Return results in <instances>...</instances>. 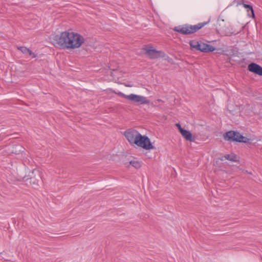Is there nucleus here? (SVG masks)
I'll return each mask as SVG.
<instances>
[{
  "label": "nucleus",
  "mask_w": 262,
  "mask_h": 262,
  "mask_svg": "<svg viewBox=\"0 0 262 262\" xmlns=\"http://www.w3.org/2000/svg\"><path fill=\"white\" fill-rule=\"evenodd\" d=\"M248 70L259 76H262V67L255 63H251L248 65Z\"/></svg>",
  "instance_id": "obj_10"
},
{
  "label": "nucleus",
  "mask_w": 262,
  "mask_h": 262,
  "mask_svg": "<svg viewBox=\"0 0 262 262\" xmlns=\"http://www.w3.org/2000/svg\"><path fill=\"white\" fill-rule=\"evenodd\" d=\"M191 50L199 51L203 53H209L216 50L212 46L196 40H190L189 42Z\"/></svg>",
  "instance_id": "obj_3"
},
{
  "label": "nucleus",
  "mask_w": 262,
  "mask_h": 262,
  "mask_svg": "<svg viewBox=\"0 0 262 262\" xmlns=\"http://www.w3.org/2000/svg\"><path fill=\"white\" fill-rule=\"evenodd\" d=\"M129 164L136 169H138L141 166V162L139 161L130 160Z\"/></svg>",
  "instance_id": "obj_15"
},
{
  "label": "nucleus",
  "mask_w": 262,
  "mask_h": 262,
  "mask_svg": "<svg viewBox=\"0 0 262 262\" xmlns=\"http://www.w3.org/2000/svg\"><path fill=\"white\" fill-rule=\"evenodd\" d=\"M8 150L12 154H19L24 151V147L19 144H13L8 146Z\"/></svg>",
  "instance_id": "obj_11"
},
{
  "label": "nucleus",
  "mask_w": 262,
  "mask_h": 262,
  "mask_svg": "<svg viewBox=\"0 0 262 262\" xmlns=\"http://www.w3.org/2000/svg\"><path fill=\"white\" fill-rule=\"evenodd\" d=\"M246 140H247V143H249L251 141H253L254 140V138H249V137H247Z\"/></svg>",
  "instance_id": "obj_21"
},
{
  "label": "nucleus",
  "mask_w": 262,
  "mask_h": 262,
  "mask_svg": "<svg viewBox=\"0 0 262 262\" xmlns=\"http://www.w3.org/2000/svg\"><path fill=\"white\" fill-rule=\"evenodd\" d=\"M17 48L24 54H27L29 49L26 47H17Z\"/></svg>",
  "instance_id": "obj_17"
},
{
  "label": "nucleus",
  "mask_w": 262,
  "mask_h": 262,
  "mask_svg": "<svg viewBox=\"0 0 262 262\" xmlns=\"http://www.w3.org/2000/svg\"><path fill=\"white\" fill-rule=\"evenodd\" d=\"M176 126L177 127L180 133L182 132V130L184 129V128L181 127V125L180 123H176Z\"/></svg>",
  "instance_id": "obj_18"
},
{
  "label": "nucleus",
  "mask_w": 262,
  "mask_h": 262,
  "mask_svg": "<svg viewBox=\"0 0 262 262\" xmlns=\"http://www.w3.org/2000/svg\"><path fill=\"white\" fill-rule=\"evenodd\" d=\"M242 4L243 5V6L244 7V8H246V2H245V0H241L240 1V2L238 3V4Z\"/></svg>",
  "instance_id": "obj_20"
},
{
  "label": "nucleus",
  "mask_w": 262,
  "mask_h": 262,
  "mask_svg": "<svg viewBox=\"0 0 262 262\" xmlns=\"http://www.w3.org/2000/svg\"><path fill=\"white\" fill-rule=\"evenodd\" d=\"M2 252H0V254H2Z\"/></svg>",
  "instance_id": "obj_23"
},
{
  "label": "nucleus",
  "mask_w": 262,
  "mask_h": 262,
  "mask_svg": "<svg viewBox=\"0 0 262 262\" xmlns=\"http://www.w3.org/2000/svg\"><path fill=\"white\" fill-rule=\"evenodd\" d=\"M118 95L123 98L128 99L137 104H144L149 103V100L147 99L145 97L138 95L134 94H131L127 95L121 92H119Z\"/></svg>",
  "instance_id": "obj_7"
},
{
  "label": "nucleus",
  "mask_w": 262,
  "mask_h": 262,
  "mask_svg": "<svg viewBox=\"0 0 262 262\" xmlns=\"http://www.w3.org/2000/svg\"><path fill=\"white\" fill-rule=\"evenodd\" d=\"M234 57H235V56H233V57H230V60H234V61H236V60H235V59H232V58H234Z\"/></svg>",
  "instance_id": "obj_22"
},
{
  "label": "nucleus",
  "mask_w": 262,
  "mask_h": 262,
  "mask_svg": "<svg viewBox=\"0 0 262 262\" xmlns=\"http://www.w3.org/2000/svg\"><path fill=\"white\" fill-rule=\"evenodd\" d=\"M143 50L145 51V54L150 59H155L160 57L163 58L166 54L162 51H158L155 49L148 48L147 46H144Z\"/></svg>",
  "instance_id": "obj_8"
},
{
  "label": "nucleus",
  "mask_w": 262,
  "mask_h": 262,
  "mask_svg": "<svg viewBox=\"0 0 262 262\" xmlns=\"http://www.w3.org/2000/svg\"><path fill=\"white\" fill-rule=\"evenodd\" d=\"M134 144L145 150L154 149L155 147L152 145L150 139L146 136L142 135L141 134L138 136L136 140H135Z\"/></svg>",
  "instance_id": "obj_6"
},
{
  "label": "nucleus",
  "mask_w": 262,
  "mask_h": 262,
  "mask_svg": "<svg viewBox=\"0 0 262 262\" xmlns=\"http://www.w3.org/2000/svg\"><path fill=\"white\" fill-rule=\"evenodd\" d=\"M209 21L204 23H199L195 25L185 24L182 26L175 27L173 30L176 32L180 33L183 35H189L197 32L200 29L208 24Z\"/></svg>",
  "instance_id": "obj_2"
},
{
  "label": "nucleus",
  "mask_w": 262,
  "mask_h": 262,
  "mask_svg": "<svg viewBox=\"0 0 262 262\" xmlns=\"http://www.w3.org/2000/svg\"><path fill=\"white\" fill-rule=\"evenodd\" d=\"M50 39L55 47L63 49L79 48L85 40L81 34L69 31L62 32L59 34H53Z\"/></svg>",
  "instance_id": "obj_1"
},
{
  "label": "nucleus",
  "mask_w": 262,
  "mask_h": 262,
  "mask_svg": "<svg viewBox=\"0 0 262 262\" xmlns=\"http://www.w3.org/2000/svg\"><path fill=\"white\" fill-rule=\"evenodd\" d=\"M224 139L229 142L246 143V137L242 135L239 132L235 130H229L223 135Z\"/></svg>",
  "instance_id": "obj_4"
},
{
  "label": "nucleus",
  "mask_w": 262,
  "mask_h": 262,
  "mask_svg": "<svg viewBox=\"0 0 262 262\" xmlns=\"http://www.w3.org/2000/svg\"><path fill=\"white\" fill-rule=\"evenodd\" d=\"M160 102H161L162 103H163V101L161 99H157L152 102H150L149 101V104H150L151 105V106L152 107H156V106H158L159 105H160L159 104Z\"/></svg>",
  "instance_id": "obj_16"
},
{
  "label": "nucleus",
  "mask_w": 262,
  "mask_h": 262,
  "mask_svg": "<svg viewBox=\"0 0 262 262\" xmlns=\"http://www.w3.org/2000/svg\"><path fill=\"white\" fill-rule=\"evenodd\" d=\"M140 134L138 131L133 128H130L125 131L124 135L129 143L133 145L135 143V140L137 139Z\"/></svg>",
  "instance_id": "obj_9"
},
{
  "label": "nucleus",
  "mask_w": 262,
  "mask_h": 262,
  "mask_svg": "<svg viewBox=\"0 0 262 262\" xmlns=\"http://www.w3.org/2000/svg\"><path fill=\"white\" fill-rule=\"evenodd\" d=\"M181 134L183 137L187 141H189L190 142H194L195 140V137L193 136L191 133L188 130L184 129L181 133Z\"/></svg>",
  "instance_id": "obj_12"
},
{
  "label": "nucleus",
  "mask_w": 262,
  "mask_h": 262,
  "mask_svg": "<svg viewBox=\"0 0 262 262\" xmlns=\"http://www.w3.org/2000/svg\"><path fill=\"white\" fill-rule=\"evenodd\" d=\"M247 15L249 17L255 19L254 10L250 5L247 4Z\"/></svg>",
  "instance_id": "obj_14"
},
{
  "label": "nucleus",
  "mask_w": 262,
  "mask_h": 262,
  "mask_svg": "<svg viewBox=\"0 0 262 262\" xmlns=\"http://www.w3.org/2000/svg\"><path fill=\"white\" fill-rule=\"evenodd\" d=\"M224 158H225L226 160H228L232 162H236L238 161L237 156L234 154L226 155L224 157L220 158V160L221 161H223Z\"/></svg>",
  "instance_id": "obj_13"
},
{
  "label": "nucleus",
  "mask_w": 262,
  "mask_h": 262,
  "mask_svg": "<svg viewBox=\"0 0 262 262\" xmlns=\"http://www.w3.org/2000/svg\"><path fill=\"white\" fill-rule=\"evenodd\" d=\"M24 181L29 183L34 188L39 186V182L41 179V173L39 170L34 169L31 172H30L29 175L23 177Z\"/></svg>",
  "instance_id": "obj_5"
},
{
  "label": "nucleus",
  "mask_w": 262,
  "mask_h": 262,
  "mask_svg": "<svg viewBox=\"0 0 262 262\" xmlns=\"http://www.w3.org/2000/svg\"><path fill=\"white\" fill-rule=\"evenodd\" d=\"M30 56H32L33 58H35L37 55L36 54H35V53H34L31 50H30V49H29V51L28 52V53Z\"/></svg>",
  "instance_id": "obj_19"
}]
</instances>
